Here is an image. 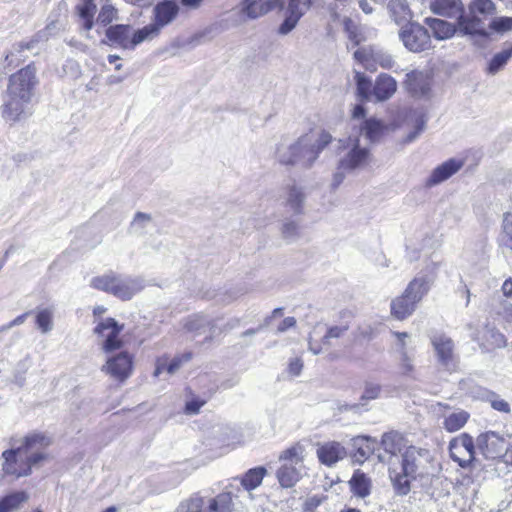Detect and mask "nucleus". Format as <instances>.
Wrapping results in <instances>:
<instances>
[{
    "instance_id": "1",
    "label": "nucleus",
    "mask_w": 512,
    "mask_h": 512,
    "mask_svg": "<svg viewBox=\"0 0 512 512\" xmlns=\"http://www.w3.org/2000/svg\"><path fill=\"white\" fill-rule=\"evenodd\" d=\"M51 444L50 437L43 433L25 436L22 445L3 451L1 467L4 475L16 479L29 476L32 467L46 459L45 449Z\"/></svg>"
},
{
    "instance_id": "2",
    "label": "nucleus",
    "mask_w": 512,
    "mask_h": 512,
    "mask_svg": "<svg viewBox=\"0 0 512 512\" xmlns=\"http://www.w3.org/2000/svg\"><path fill=\"white\" fill-rule=\"evenodd\" d=\"M36 68L27 65L9 78V85L3 104V117L10 121L19 120L30 103L37 85Z\"/></svg>"
},
{
    "instance_id": "3",
    "label": "nucleus",
    "mask_w": 512,
    "mask_h": 512,
    "mask_svg": "<svg viewBox=\"0 0 512 512\" xmlns=\"http://www.w3.org/2000/svg\"><path fill=\"white\" fill-rule=\"evenodd\" d=\"M432 454L429 450L409 446L402 453L401 470L390 469V479L398 495H407L411 481L430 472Z\"/></svg>"
},
{
    "instance_id": "4",
    "label": "nucleus",
    "mask_w": 512,
    "mask_h": 512,
    "mask_svg": "<svg viewBox=\"0 0 512 512\" xmlns=\"http://www.w3.org/2000/svg\"><path fill=\"white\" fill-rule=\"evenodd\" d=\"M332 136L323 131L317 139L312 135L301 136L295 143L277 150V159L283 165L311 167L320 152L331 142Z\"/></svg>"
},
{
    "instance_id": "5",
    "label": "nucleus",
    "mask_w": 512,
    "mask_h": 512,
    "mask_svg": "<svg viewBox=\"0 0 512 512\" xmlns=\"http://www.w3.org/2000/svg\"><path fill=\"white\" fill-rule=\"evenodd\" d=\"M343 154L340 155L338 165L333 174L332 186L337 188L345 179L347 174L363 169L371 161L369 148L360 145L358 136L349 137L339 141Z\"/></svg>"
},
{
    "instance_id": "6",
    "label": "nucleus",
    "mask_w": 512,
    "mask_h": 512,
    "mask_svg": "<svg viewBox=\"0 0 512 512\" xmlns=\"http://www.w3.org/2000/svg\"><path fill=\"white\" fill-rule=\"evenodd\" d=\"M90 287L127 301L144 289L145 282L141 277H131L110 270L93 277Z\"/></svg>"
},
{
    "instance_id": "7",
    "label": "nucleus",
    "mask_w": 512,
    "mask_h": 512,
    "mask_svg": "<svg viewBox=\"0 0 512 512\" xmlns=\"http://www.w3.org/2000/svg\"><path fill=\"white\" fill-rule=\"evenodd\" d=\"M305 455V448L300 443H296L280 453L278 457L280 466L276 471V478L281 487H293L306 474Z\"/></svg>"
},
{
    "instance_id": "8",
    "label": "nucleus",
    "mask_w": 512,
    "mask_h": 512,
    "mask_svg": "<svg viewBox=\"0 0 512 512\" xmlns=\"http://www.w3.org/2000/svg\"><path fill=\"white\" fill-rule=\"evenodd\" d=\"M469 12L459 23V33L466 36L488 37L483 24V18L494 15L495 3L492 0H473L468 7Z\"/></svg>"
},
{
    "instance_id": "9",
    "label": "nucleus",
    "mask_w": 512,
    "mask_h": 512,
    "mask_svg": "<svg viewBox=\"0 0 512 512\" xmlns=\"http://www.w3.org/2000/svg\"><path fill=\"white\" fill-rule=\"evenodd\" d=\"M429 338L438 366L450 373L456 371L459 357L453 339L442 332H434Z\"/></svg>"
},
{
    "instance_id": "10",
    "label": "nucleus",
    "mask_w": 512,
    "mask_h": 512,
    "mask_svg": "<svg viewBox=\"0 0 512 512\" xmlns=\"http://www.w3.org/2000/svg\"><path fill=\"white\" fill-rule=\"evenodd\" d=\"M133 369L134 356L127 351H121L108 356L101 371L112 379L123 383L132 375Z\"/></svg>"
},
{
    "instance_id": "11",
    "label": "nucleus",
    "mask_w": 512,
    "mask_h": 512,
    "mask_svg": "<svg viewBox=\"0 0 512 512\" xmlns=\"http://www.w3.org/2000/svg\"><path fill=\"white\" fill-rule=\"evenodd\" d=\"M399 37L404 46L411 52L418 53L431 46L428 30L418 23H408L399 32Z\"/></svg>"
},
{
    "instance_id": "12",
    "label": "nucleus",
    "mask_w": 512,
    "mask_h": 512,
    "mask_svg": "<svg viewBox=\"0 0 512 512\" xmlns=\"http://www.w3.org/2000/svg\"><path fill=\"white\" fill-rule=\"evenodd\" d=\"M122 331L120 326L113 318L101 320L94 328L95 334L103 339L102 350L105 353H111L122 347L123 342L119 339Z\"/></svg>"
},
{
    "instance_id": "13",
    "label": "nucleus",
    "mask_w": 512,
    "mask_h": 512,
    "mask_svg": "<svg viewBox=\"0 0 512 512\" xmlns=\"http://www.w3.org/2000/svg\"><path fill=\"white\" fill-rule=\"evenodd\" d=\"M477 447L489 459L501 457L508 451V444L503 436L487 431L477 437Z\"/></svg>"
},
{
    "instance_id": "14",
    "label": "nucleus",
    "mask_w": 512,
    "mask_h": 512,
    "mask_svg": "<svg viewBox=\"0 0 512 512\" xmlns=\"http://www.w3.org/2000/svg\"><path fill=\"white\" fill-rule=\"evenodd\" d=\"M451 458L461 467H466L474 458L475 447L473 438L463 433L452 439L449 444Z\"/></svg>"
},
{
    "instance_id": "15",
    "label": "nucleus",
    "mask_w": 512,
    "mask_h": 512,
    "mask_svg": "<svg viewBox=\"0 0 512 512\" xmlns=\"http://www.w3.org/2000/svg\"><path fill=\"white\" fill-rule=\"evenodd\" d=\"M312 0H288L285 18L278 28V34H289L298 24L301 17L309 10Z\"/></svg>"
},
{
    "instance_id": "16",
    "label": "nucleus",
    "mask_w": 512,
    "mask_h": 512,
    "mask_svg": "<svg viewBox=\"0 0 512 512\" xmlns=\"http://www.w3.org/2000/svg\"><path fill=\"white\" fill-rule=\"evenodd\" d=\"M354 57L367 68L370 65V61L380 65L383 69H391L394 65V59L392 55L378 47L358 49L355 51Z\"/></svg>"
},
{
    "instance_id": "17",
    "label": "nucleus",
    "mask_w": 512,
    "mask_h": 512,
    "mask_svg": "<svg viewBox=\"0 0 512 512\" xmlns=\"http://www.w3.org/2000/svg\"><path fill=\"white\" fill-rule=\"evenodd\" d=\"M216 321L217 319L204 314H194L187 318L185 328L196 335L208 334L207 338L212 339L221 332V329L216 327Z\"/></svg>"
},
{
    "instance_id": "18",
    "label": "nucleus",
    "mask_w": 512,
    "mask_h": 512,
    "mask_svg": "<svg viewBox=\"0 0 512 512\" xmlns=\"http://www.w3.org/2000/svg\"><path fill=\"white\" fill-rule=\"evenodd\" d=\"M464 164L465 162L463 159H448L432 170L430 176L426 180V186L433 187L448 180L450 177L456 174L464 166Z\"/></svg>"
},
{
    "instance_id": "19",
    "label": "nucleus",
    "mask_w": 512,
    "mask_h": 512,
    "mask_svg": "<svg viewBox=\"0 0 512 512\" xmlns=\"http://www.w3.org/2000/svg\"><path fill=\"white\" fill-rule=\"evenodd\" d=\"M435 270L433 267L432 271ZM433 272L431 274L420 273L415 278H413L407 285L404 292L406 293V297H410L417 304L422 301V299L428 294L431 289V286L434 282Z\"/></svg>"
},
{
    "instance_id": "20",
    "label": "nucleus",
    "mask_w": 512,
    "mask_h": 512,
    "mask_svg": "<svg viewBox=\"0 0 512 512\" xmlns=\"http://www.w3.org/2000/svg\"><path fill=\"white\" fill-rule=\"evenodd\" d=\"M276 7L284 8V0H244L241 12L250 19L261 17Z\"/></svg>"
},
{
    "instance_id": "21",
    "label": "nucleus",
    "mask_w": 512,
    "mask_h": 512,
    "mask_svg": "<svg viewBox=\"0 0 512 512\" xmlns=\"http://www.w3.org/2000/svg\"><path fill=\"white\" fill-rule=\"evenodd\" d=\"M431 9L435 14L456 18L458 28L459 23L462 21L461 18H465L466 14L461 0H434L431 3Z\"/></svg>"
},
{
    "instance_id": "22",
    "label": "nucleus",
    "mask_w": 512,
    "mask_h": 512,
    "mask_svg": "<svg viewBox=\"0 0 512 512\" xmlns=\"http://www.w3.org/2000/svg\"><path fill=\"white\" fill-rule=\"evenodd\" d=\"M438 406L444 409L442 413V426L448 432L452 433L460 430L462 427H464L470 417V414L465 410H451L448 405L442 403H438Z\"/></svg>"
},
{
    "instance_id": "23",
    "label": "nucleus",
    "mask_w": 512,
    "mask_h": 512,
    "mask_svg": "<svg viewBox=\"0 0 512 512\" xmlns=\"http://www.w3.org/2000/svg\"><path fill=\"white\" fill-rule=\"evenodd\" d=\"M154 22L152 23L159 31L170 24L178 15L179 7L174 1H163L158 3L154 9Z\"/></svg>"
},
{
    "instance_id": "24",
    "label": "nucleus",
    "mask_w": 512,
    "mask_h": 512,
    "mask_svg": "<svg viewBox=\"0 0 512 512\" xmlns=\"http://www.w3.org/2000/svg\"><path fill=\"white\" fill-rule=\"evenodd\" d=\"M405 85L414 96H426L430 91L431 78L422 71H412L407 73Z\"/></svg>"
},
{
    "instance_id": "25",
    "label": "nucleus",
    "mask_w": 512,
    "mask_h": 512,
    "mask_svg": "<svg viewBox=\"0 0 512 512\" xmlns=\"http://www.w3.org/2000/svg\"><path fill=\"white\" fill-rule=\"evenodd\" d=\"M317 456L322 464L332 466L346 456V449L339 442L331 441L317 449Z\"/></svg>"
},
{
    "instance_id": "26",
    "label": "nucleus",
    "mask_w": 512,
    "mask_h": 512,
    "mask_svg": "<svg viewBox=\"0 0 512 512\" xmlns=\"http://www.w3.org/2000/svg\"><path fill=\"white\" fill-rule=\"evenodd\" d=\"M284 205L294 214H301L305 202L303 188L295 183L288 184L284 189Z\"/></svg>"
},
{
    "instance_id": "27",
    "label": "nucleus",
    "mask_w": 512,
    "mask_h": 512,
    "mask_svg": "<svg viewBox=\"0 0 512 512\" xmlns=\"http://www.w3.org/2000/svg\"><path fill=\"white\" fill-rule=\"evenodd\" d=\"M386 125L383 121L370 117L364 119L358 127V134L364 136L369 142H378L386 131Z\"/></svg>"
},
{
    "instance_id": "28",
    "label": "nucleus",
    "mask_w": 512,
    "mask_h": 512,
    "mask_svg": "<svg viewBox=\"0 0 512 512\" xmlns=\"http://www.w3.org/2000/svg\"><path fill=\"white\" fill-rule=\"evenodd\" d=\"M131 27L129 25H112L106 30L107 39L113 44L123 49L132 50L131 45Z\"/></svg>"
},
{
    "instance_id": "29",
    "label": "nucleus",
    "mask_w": 512,
    "mask_h": 512,
    "mask_svg": "<svg viewBox=\"0 0 512 512\" xmlns=\"http://www.w3.org/2000/svg\"><path fill=\"white\" fill-rule=\"evenodd\" d=\"M397 90L396 80L385 73L380 74L373 86V96L376 101H385L391 98Z\"/></svg>"
},
{
    "instance_id": "30",
    "label": "nucleus",
    "mask_w": 512,
    "mask_h": 512,
    "mask_svg": "<svg viewBox=\"0 0 512 512\" xmlns=\"http://www.w3.org/2000/svg\"><path fill=\"white\" fill-rule=\"evenodd\" d=\"M352 446L355 450L354 461L362 464L374 453L377 441L368 436H357L352 439Z\"/></svg>"
},
{
    "instance_id": "31",
    "label": "nucleus",
    "mask_w": 512,
    "mask_h": 512,
    "mask_svg": "<svg viewBox=\"0 0 512 512\" xmlns=\"http://www.w3.org/2000/svg\"><path fill=\"white\" fill-rule=\"evenodd\" d=\"M417 303L410 297H406V293L394 298L391 301V314L397 320H404L411 316L417 308Z\"/></svg>"
},
{
    "instance_id": "32",
    "label": "nucleus",
    "mask_w": 512,
    "mask_h": 512,
    "mask_svg": "<svg viewBox=\"0 0 512 512\" xmlns=\"http://www.w3.org/2000/svg\"><path fill=\"white\" fill-rule=\"evenodd\" d=\"M214 440L220 448H234L240 442V435L234 427L225 425L217 429Z\"/></svg>"
},
{
    "instance_id": "33",
    "label": "nucleus",
    "mask_w": 512,
    "mask_h": 512,
    "mask_svg": "<svg viewBox=\"0 0 512 512\" xmlns=\"http://www.w3.org/2000/svg\"><path fill=\"white\" fill-rule=\"evenodd\" d=\"M330 345L331 340H326L325 338L324 325H315L308 337V350L312 354L318 355L322 353L323 350L329 347Z\"/></svg>"
},
{
    "instance_id": "34",
    "label": "nucleus",
    "mask_w": 512,
    "mask_h": 512,
    "mask_svg": "<svg viewBox=\"0 0 512 512\" xmlns=\"http://www.w3.org/2000/svg\"><path fill=\"white\" fill-rule=\"evenodd\" d=\"M29 500L25 491H14L0 499V512H16Z\"/></svg>"
},
{
    "instance_id": "35",
    "label": "nucleus",
    "mask_w": 512,
    "mask_h": 512,
    "mask_svg": "<svg viewBox=\"0 0 512 512\" xmlns=\"http://www.w3.org/2000/svg\"><path fill=\"white\" fill-rule=\"evenodd\" d=\"M38 42V39L33 38L28 42H19L15 45H13L12 49L9 53L5 56V67H16L18 66L23 60L24 55L23 53L26 50H31L34 48L35 43Z\"/></svg>"
},
{
    "instance_id": "36",
    "label": "nucleus",
    "mask_w": 512,
    "mask_h": 512,
    "mask_svg": "<svg viewBox=\"0 0 512 512\" xmlns=\"http://www.w3.org/2000/svg\"><path fill=\"white\" fill-rule=\"evenodd\" d=\"M426 24L432 30L434 37L438 40L448 39L458 31L457 26L442 19L427 18Z\"/></svg>"
},
{
    "instance_id": "37",
    "label": "nucleus",
    "mask_w": 512,
    "mask_h": 512,
    "mask_svg": "<svg viewBox=\"0 0 512 512\" xmlns=\"http://www.w3.org/2000/svg\"><path fill=\"white\" fill-rule=\"evenodd\" d=\"M76 10L82 27L85 31L89 32L94 25V15L97 11L96 4L92 0H82V2L76 6Z\"/></svg>"
},
{
    "instance_id": "38",
    "label": "nucleus",
    "mask_w": 512,
    "mask_h": 512,
    "mask_svg": "<svg viewBox=\"0 0 512 512\" xmlns=\"http://www.w3.org/2000/svg\"><path fill=\"white\" fill-rule=\"evenodd\" d=\"M349 484L351 491L358 497L365 498L370 494L371 481L360 470L354 472Z\"/></svg>"
},
{
    "instance_id": "39",
    "label": "nucleus",
    "mask_w": 512,
    "mask_h": 512,
    "mask_svg": "<svg viewBox=\"0 0 512 512\" xmlns=\"http://www.w3.org/2000/svg\"><path fill=\"white\" fill-rule=\"evenodd\" d=\"M266 473V468L262 466L249 469L241 478V485L247 491L253 490L262 483Z\"/></svg>"
},
{
    "instance_id": "40",
    "label": "nucleus",
    "mask_w": 512,
    "mask_h": 512,
    "mask_svg": "<svg viewBox=\"0 0 512 512\" xmlns=\"http://www.w3.org/2000/svg\"><path fill=\"white\" fill-rule=\"evenodd\" d=\"M404 438L397 432H388L383 434L381 439V446L386 453L396 455L401 452L404 444Z\"/></svg>"
},
{
    "instance_id": "41",
    "label": "nucleus",
    "mask_w": 512,
    "mask_h": 512,
    "mask_svg": "<svg viewBox=\"0 0 512 512\" xmlns=\"http://www.w3.org/2000/svg\"><path fill=\"white\" fill-rule=\"evenodd\" d=\"M232 494L223 492L209 500L206 512H232Z\"/></svg>"
},
{
    "instance_id": "42",
    "label": "nucleus",
    "mask_w": 512,
    "mask_h": 512,
    "mask_svg": "<svg viewBox=\"0 0 512 512\" xmlns=\"http://www.w3.org/2000/svg\"><path fill=\"white\" fill-rule=\"evenodd\" d=\"M388 8L391 16L397 24L409 20L410 10L406 0H390Z\"/></svg>"
},
{
    "instance_id": "43",
    "label": "nucleus",
    "mask_w": 512,
    "mask_h": 512,
    "mask_svg": "<svg viewBox=\"0 0 512 512\" xmlns=\"http://www.w3.org/2000/svg\"><path fill=\"white\" fill-rule=\"evenodd\" d=\"M280 233L285 241L292 243L301 237V226L296 220L285 219L281 225Z\"/></svg>"
},
{
    "instance_id": "44",
    "label": "nucleus",
    "mask_w": 512,
    "mask_h": 512,
    "mask_svg": "<svg viewBox=\"0 0 512 512\" xmlns=\"http://www.w3.org/2000/svg\"><path fill=\"white\" fill-rule=\"evenodd\" d=\"M512 58V45L508 48L503 49L502 51L496 53L489 62L488 65V73L496 74L500 69H502L507 62Z\"/></svg>"
},
{
    "instance_id": "45",
    "label": "nucleus",
    "mask_w": 512,
    "mask_h": 512,
    "mask_svg": "<svg viewBox=\"0 0 512 512\" xmlns=\"http://www.w3.org/2000/svg\"><path fill=\"white\" fill-rule=\"evenodd\" d=\"M159 33L160 31L152 23L144 26L141 29H138L137 31L132 33L131 36L132 50L142 42L151 40L154 37L158 36Z\"/></svg>"
},
{
    "instance_id": "46",
    "label": "nucleus",
    "mask_w": 512,
    "mask_h": 512,
    "mask_svg": "<svg viewBox=\"0 0 512 512\" xmlns=\"http://www.w3.org/2000/svg\"><path fill=\"white\" fill-rule=\"evenodd\" d=\"M499 245L512 251V214L506 213L503 218L502 231L498 237Z\"/></svg>"
},
{
    "instance_id": "47",
    "label": "nucleus",
    "mask_w": 512,
    "mask_h": 512,
    "mask_svg": "<svg viewBox=\"0 0 512 512\" xmlns=\"http://www.w3.org/2000/svg\"><path fill=\"white\" fill-rule=\"evenodd\" d=\"M35 322L37 328L43 333H49L53 329V311L49 308L36 312Z\"/></svg>"
},
{
    "instance_id": "48",
    "label": "nucleus",
    "mask_w": 512,
    "mask_h": 512,
    "mask_svg": "<svg viewBox=\"0 0 512 512\" xmlns=\"http://www.w3.org/2000/svg\"><path fill=\"white\" fill-rule=\"evenodd\" d=\"M203 505V497L198 494H193L189 498L181 501L175 512H202Z\"/></svg>"
},
{
    "instance_id": "49",
    "label": "nucleus",
    "mask_w": 512,
    "mask_h": 512,
    "mask_svg": "<svg viewBox=\"0 0 512 512\" xmlns=\"http://www.w3.org/2000/svg\"><path fill=\"white\" fill-rule=\"evenodd\" d=\"M151 216L147 213L137 212L131 222L130 232L141 235L151 223Z\"/></svg>"
},
{
    "instance_id": "50",
    "label": "nucleus",
    "mask_w": 512,
    "mask_h": 512,
    "mask_svg": "<svg viewBox=\"0 0 512 512\" xmlns=\"http://www.w3.org/2000/svg\"><path fill=\"white\" fill-rule=\"evenodd\" d=\"M357 93L363 100H371L373 96V88L370 79L363 74H356Z\"/></svg>"
},
{
    "instance_id": "51",
    "label": "nucleus",
    "mask_w": 512,
    "mask_h": 512,
    "mask_svg": "<svg viewBox=\"0 0 512 512\" xmlns=\"http://www.w3.org/2000/svg\"><path fill=\"white\" fill-rule=\"evenodd\" d=\"M490 28L498 33H505L512 30V17H496L490 22Z\"/></svg>"
},
{
    "instance_id": "52",
    "label": "nucleus",
    "mask_w": 512,
    "mask_h": 512,
    "mask_svg": "<svg viewBox=\"0 0 512 512\" xmlns=\"http://www.w3.org/2000/svg\"><path fill=\"white\" fill-rule=\"evenodd\" d=\"M344 30L346 31L348 38L355 44L358 45L362 40L361 33L359 32L358 26L349 18L343 20Z\"/></svg>"
},
{
    "instance_id": "53",
    "label": "nucleus",
    "mask_w": 512,
    "mask_h": 512,
    "mask_svg": "<svg viewBox=\"0 0 512 512\" xmlns=\"http://www.w3.org/2000/svg\"><path fill=\"white\" fill-rule=\"evenodd\" d=\"M206 404V400L198 396L192 395L185 403L184 412L187 415H196L200 409Z\"/></svg>"
},
{
    "instance_id": "54",
    "label": "nucleus",
    "mask_w": 512,
    "mask_h": 512,
    "mask_svg": "<svg viewBox=\"0 0 512 512\" xmlns=\"http://www.w3.org/2000/svg\"><path fill=\"white\" fill-rule=\"evenodd\" d=\"M116 14V10L111 5L102 6L98 17L96 19V23L101 24L103 26L108 25L112 22Z\"/></svg>"
},
{
    "instance_id": "55",
    "label": "nucleus",
    "mask_w": 512,
    "mask_h": 512,
    "mask_svg": "<svg viewBox=\"0 0 512 512\" xmlns=\"http://www.w3.org/2000/svg\"><path fill=\"white\" fill-rule=\"evenodd\" d=\"M192 358V353L185 352L181 355L175 356L167 366V372L169 374H174L184 363L190 361Z\"/></svg>"
},
{
    "instance_id": "56",
    "label": "nucleus",
    "mask_w": 512,
    "mask_h": 512,
    "mask_svg": "<svg viewBox=\"0 0 512 512\" xmlns=\"http://www.w3.org/2000/svg\"><path fill=\"white\" fill-rule=\"evenodd\" d=\"M488 401L491 404V407L499 412L503 413H509L510 412V405L507 401L504 399H501L498 395L495 393H489L488 395Z\"/></svg>"
},
{
    "instance_id": "57",
    "label": "nucleus",
    "mask_w": 512,
    "mask_h": 512,
    "mask_svg": "<svg viewBox=\"0 0 512 512\" xmlns=\"http://www.w3.org/2000/svg\"><path fill=\"white\" fill-rule=\"evenodd\" d=\"M392 334L396 337L395 350L400 355L403 353H408L407 351V340L409 339V334L406 332H392Z\"/></svg>"
},
{
    "instance_id": "58",
    "label": "nucleus",
    "mask_w": 512,
    "mask_h": 512,
    "mask_svg": "<svg viewBox=\"0 0 512 512\" xmlns=\"http://www.w3.org/2000/svg\"><path fill=\"white\" fill-rule=\"evenodd\" d=\"M381 391L380 385L376 383H367L362 395V399L373 400L376 399Z\"/></svg>"
},
{
    "instance_id": "59",
    "label": "nucleus",
    "mask_w": 512,
    "mask_h": 512,
    "mask_svg": "<svg viewBox=\"0 0 512 512\" xmlns=\"http://www.w3.org/2000/svg\"><path fill=\"white\" fill-rule=\"evenodd\" d=\"M424 128H425V120L423 118L417 119L415 129L406 136L404 142L405 143L413 142L422 133Z\"/></svg>"
},
{
    "instance_id": "60",
    "label": "nucleus",
    "mask_w": 512,
    "mask_h": 512,
    "mask_svg": "<svg viewBox=\"0 0 512 512\" xmlns=\"http://www.w3.org/2000/svg\"><path fill=\"white\" fill-rule=\"evenodd\" d=\"M347 328L345 326H332V327H325V338L327 339H335L341 337Z\"/></svg>"
},
{
    "instance_id": "61",
    "label": "nucleus",
    "mask_w": 512,
    "mask_h": 512,
    "mask_svg": "<svg viewBox=\"0 0 512 512\" xmlns=\"http://www.w3.org/2000/svg\"><path fill=\"white\" fill-rule=\"evenodd\" d=\"M400 367L403 374H409L413 371V358L408 353L399 355Z\"/></svg>"
},
{
    "instance_id": "62",
    "label": "nucleus",
    "mask_w": 512,
    "mask_h": 512,
    "mask_svg": "<svg viewBox=\"0 0 512 512\" xmlns=\"http://www.w3.org/2000/svg\"><path fill=\"white\" fill-rule=\"evenodd\" d=\"M302 369H303V361L301 360V358L296 357V358L290 360L289 365H288V373L292 377L299 376L301 374Z\"/></svg>"
},
{
    "instance_id": "63",
    "label": "nucleus",
    "mask_w": 512,
    "mask_h": 512,
    "mask_svg": "<svg viewBox=\"0 0 512 512\" xmlns=\"http://www.w3.org/2000/svg\"><path fill=\"white\" fill-rule=\"evenodd\" d=\"M507 322L512 323V304L508 301L501 302L500 310L498 311Z\"/></svg>"
},
{
    "instance_id": "64",
    "label": "nucleus",
    "mask_w": 512,
    "mask_h": 512,
    "mask_svg": "<svg viewBox=\"0 0 512 512\" xmlns=\"http://www.w3.org/2000/svg\"><path fill=\"white\" fill-rule=\"evenodd\" d=\"M296 325V319L294 317H286L279 324L277 331L282 333Z\"/></svg>"
}]
</instances>
